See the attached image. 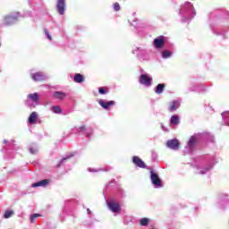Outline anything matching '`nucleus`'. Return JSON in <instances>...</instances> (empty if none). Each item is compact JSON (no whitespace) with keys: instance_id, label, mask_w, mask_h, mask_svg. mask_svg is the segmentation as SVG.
I'll return each instance as SVG.
<instances>
[{"instance_id":"f257e3e1","label":"nucleus","mask_w":229,"mask_h":229,"mask_svg":"<svg viewBox=\"0 0 229 229\" xmlns=\"http://www.w3.org/2000/svg\"><path fill=\"white\" fill-rule=\"evenodd\" d=\"M201 140L214 142V136L208 132L193 134L184 148V153H192V151H194V148H196V144H198V141Z\"/></svg>"},{"instance_id":"f03ea898","label":"nucleus","mask_w":229,"mask_h":229,"mask_svg":"<svg viewBox=\"0 0 229 229\" xmlns=\"http://www.w3.org/2000/svg\"><path fill=\"white\" fill-rule=\"evenodd\" d=\"M179 15L183 17L182 22H190V21H192L196 17V10L192 4L185 2L180 9Z\"/></svg>"},{"instance_id":"7ed1b4c3","label":"nucleus","mask_w":229,"mask_h":229,"mask_svg":"<svg viewBox=\"0 0 229 229\" xmlns=\"http://www.w3.org/2000/svg\"><path fill=\"white\" fill-rule=\"evenodd\" d=\"M38 93H31L28 95L27 100L25 101V105L29 108H35V106H38Z\"/></svg>"},{"instance_id":"20e7f679","label":"nucleus","mask_w":229,"mask_h":229,"mask_svg":"<svg viewBox=\"0 0 229 229\" xmlns=\"http://www.w3.org/2000/svg\"><path fill=\"white\" fill-rule=\"evenodd\" d=\"M150 182L155 189H162L164 187L160 176H158V174L153 169L150 170Z\"/></svg>"},{"instance_id":"39448f33","label":"nucleus","mask_w":229,"mask_h":229,"mask_svg":"<svg viewBox=\"0 0 229 229\" xmlns=\"http://www.w3.org/2000/svg\"><path fill=\"white\" fill-rule=\"evenodd\" d=\"M19 19H21V13H13L10 15L4 17V24L5 26H12V24H15Z\"/></svg>"},{"instance_id":"423d86ee","label":"nucleus","mask_w":229,"mask_h":229,"mask_svg":"<svg viewBox=\"0 0 229 229\" xmlns=\"http://www.w3.org/2000/svg\"><path fill=\"white\" fill-rule=\"evenodd\" d=\"M107 207L111 212L114 214H119L121 212V204L115 201L114 199H109L106 200Z\"/></svg>"},{"instance_id":"0eeeda50","label":"nucleus","mask_w":229,"mask_h":229,"mask_svg":"<svg viewBox=\"0 0 229 229\" xmlns=\"http://www.w3.org/2000/svg\"><path fill=\"white\" fill-rule=\"evenodd\" d=\"M137 55L140 58V60H141L142 62H148L150 60V56L149 54L148 53V51L140 48V47H137Z\"/></svg>"},{"instance_id":"6e6552de","label":"nucleus","mask_w":229,"mask_h":229,"mask_svg":"<svg viewBox=\"0 0 229 229\" xmlns=\"http://www.w3.org/2000/svg\"><path fill=\"white\" fill-rule=\"evenodd\" d=\"M30 76L33 81H44V80H47V75L44 72L30 73Z\"/></svg>"},{"instance_id":"1a4fd4ad","label":"nucleus","mask_w":229,"mask_h":229,"mask_svg":"<svg viewBox=\"0 0 229 229\" xmlns=\"http://www.w3.org/2000/svg\"><path fill=\"white\" fill-rule=\"evenodd\" d=\"M166 148H169V149H173L174 151H178V149H180V140L176 139L169 140L166 142Z\"/></svg>"},{"instance_id":"9d476101","label":"nucleus","mask_w":229,"mask_h":229,"mask_svg":"<svg viewBox=\"0 0 229 229\" xmlns=\"http://www.w3.org/2000/svg\"><path fill=\"white\" fill-rule=\"evenodd\" d=\"M153 81V79L148 74H142L140 76V83L141 85H145V87H151V83Z\"/></svg>"},{"instance_id":"9b49d317","label":"nucleus","mask_w":229,"mask_h":229,"mask_svg":"<svg viewBox=\"0 0 229 229\" xmlns=\"http://www.w3.org/2000/svg\"><path fill=\"white\" fill-rule=\"evenodd\" d=\"M66 8L65 0H57L56 10L59 15H64Z\"/></svg>"},{"instance_id":"f8f14e48","label":"nucleus","mask_w":229,"mask_h":229,"mask_svg":"<svg viewBox=\"0 0 229 229\" xmlns=\"http://www.w3.org/2000/svg\"><path fill=\"white\" fill-rule=\"evenodd\" d=\"M98 104L100 105V106H102V108H104V110H108L110 106H114L115 105V101L114 100L106 101V100L99 99Z\"/></svg>"},{"instance_id":"ddd939ff","label":"nucleus","mask_w":229,"mask_h":229,"mask_svg":"<svg viewBox=\"0 0 229 229\" xmlns=\"http://www.w3.org/2000/svg\"><path fill=\"white\" fill-rule=\"evenodd\" d=\"M132 163L136 167H140V169H146V163L140 159V157L134 156L132 157Z\"/></svg>"},{"instance_id":"4468645a","label":"nucleus","mask_w":229,"mask_h":229,"mask_svg":"<svg viewBox=\"0 0 229 229\" xmlns=\"http://www.w3.org/2000/svg\"><path fill=\"white\" fill-rule=\"evenodd\" d=\"M212 167H214V164H209L205 167L197 166L196 173L197 174H207V173H208V171H210Z\"/></svg>"},{"instance_id":"2eb2a0df","label":"nucleus","mask_w":229,"mask_h":229,"mask_svg":"<svg viewBox=\"0 0 229 229\" xmlns=\"http://www.w3.org/2000/svg\"><path fill=\"white\" fill-rule=\"evenodd\" d=\"M154 46L157 49H162L164 47V36H159L154 39Z\"/></svg>"},{"instance_id":"dca6fc26","label":"nucleus","mask_w":229,"mask_h":229,"mask_svg":"<svg viewBox=\"0 0 229 229\" xmlns=\"http://www.w3.org/2000/svg\"><path fill=\"white\" fill-rule=\"evenodd\" d=\"M49 185V179H44L41 181H38V182L32 183L31 187L37 188V187H47Z\"/></svg>"},{"instance_id":"f3484780","label":"nucleus","mask_w":229,"mask_h":229,"mask_svg":"<svg viewBox=\"0 0 229 229\" xmlns=\"http://www.w3.org/2000/svg\"><path fill=\"white\" fill-rule=\"evenodd\" d=\"M180 108V100H174L170 103L168 107L169 112H176Z\"/></svg>"},{"instance_id":"a211bd4d","label":"nucleus","mask_w":229,"mask_h":229,"mask_svg":"<svg viewBox=\"0 0 229 229\" xmlns=\"http://www.w3.org/2000/svg\"><path fill=\"white\" fill-rule=\"evenodd\" d=\"M190 92H201V90H206L205 86H199L197 84H192L189 88Z\"/></svg>"},{"instance_id":"6ab92c4d","label":"nucleus","mask_w":229,"mask_h":229,"mask_svg":"<svg viewBox=\"0 0 229 229\" xmlns=\"http://www.w3.org/2000/svg\"><path fill=\"white\" fill-rule=\"evenodd\" d=\"M180 124V116L177 114L172 115L170 119V126H178Z\"/></svg>"},{"instance_id":"aec40b11","label":"nucleus","mask_w":229,"mask_h":229,"mask_svg":"<svg viewBox=\"0 0 229 229\" xmlns=\"http://www.w3.org/2000/svg\"><path fill=\"white\" fill-rule=\"evenodd\" d=\"M38 118V114H37V112H32L29 117L30 124H36Z\"/></svg>"},{"instance_id":"412c9836","label":"nucleus","mask_w":229,"mask_h":229,"mask_svg":"<svg viewBox=\"0 0 229 229\" xmlns=\"http://www.w3.org/2000/svg\"><path fill=\"white\" fill-rule=\"evenodd\" d=\"M165 89V84H164V83H159V84H157V86L156 87L155 92H156V94L160 95V94H162V93L164 92Z\"/></svg>"},{"instance_id":"4be33fe9","label":"nucleus","mask_w":229,"mask_h":229,"mask_svg":"<svg viewBox=\"0 0 229 229\" xmlns=\"http://www.w3.org/2000/svg\"><path fill=\"white\" fill-rule=\"evenodd\" d=\"M54 98H55V99H65V98H67V94L62 92V91H55L54 92Z\"/></svg>"},{"instance_id":"5701e85b","label":"nucleus","mask_w":229,"mask_h":229,"mask_svg":"<svg viewBox=\"0 0 229 229\" xmlns=\"http://www.w3.org/2000/svg\"><path fill=\"white\" fill-rule=\"evenodd\" d=\"M222 119L226 126H229V111L222 113Z\"/></svg>"},{"instance_id":"b1692460","label":"nucleus","mask_w":229,"mask_h":229,"mask_svg":"<svg viewBox=\"0 0 229 229\" xmlns=\"http://www.w3.org/2000/svg\"><path fill=\"white\" fill-rule=\"evenodd\" d=\"M29 151L31 155H37L38 153V148L36 144H32L29 147Z\"/></svg>"},{"instance_id":"393cba45","label":"nucleus","mask_w":229,"mask_h":229,"mask_svg":"<svg viewBox=\"0 0 229 229\" xmlns=\"http://www.w3.org/2000/svg\"><path fill=\"white\" fill-rule=\"evenodd\" d=\"M73 81H75V83H83L84 81L83 75L80 73L75 74Z\"/></svg>"},{"instance_id":"a878e982","label":"nucleus","mask_w":229,"mask_h":229,"mask_svg":"<svg viewBox=\"0 0 229 229\" xmlns=\"http://www.w3.org/2000/svg\"><path fill=\"white\" fill-rule=\"evenodd\" d=\"M220 203L222 205H229L228 195H226V194L222 195L220 198Z\"/></svg>"},{"instance_id":"bb28decb","label":"nucleus","mask_w":229,"mask_h":229,"mask_svg":"<svg viewBox=\"0 0 229 229\" xmlns=\"http://www.w3.org/2000/svg\"><path fill=\"white\" fill-rule=\"evenodd\" d=\"M140 226H148L149 225V218L144 217L140 220Z\"/></svg>"},{"instance_id":"cd10ccee","label":"nucleus","mask_w":229,"mask_h":229,"mask_svg":"<svg viewBox=\"0 0 229 229\" xmlns=\"http://www.w3.org/2000/svg\"><path fill=\"white\" fill-rule=\"evenodd\" d=\"M171 56H173V53L170 51H163L162 52V58L167 59V58H171Z\"/></svg>"},{"instance_id":"c85d7f7f","label":"nucleus","mask_w":229,"mask_h":229,"mask_svg":"<svg viewBox=\"0 0 229 229\" xmlns=\"http://www.w3.org/2000/svg\"><path fill=\"white\" fill-rule=\"evenodd\" d=\"M13 216V210H6L4 214V219H10Z\"/></svg>"},{"instance_id":"c756f323","label":"nucleus","mask_w":229,"mask_h":229,"mask_svg":"<svg viewBox=\"0 0 229 229\" xmlns=\"http://www.w3.org/2000/svg\"><path fill=\"white\" fill-rule=\"evenodd\" d=\"M52 112L54 114H62V107H60L59 106H52Z\"/></svg>"},{"instance_id":"7c9ffc66","label":"nucleus","mask_w":229,"mask_h":229,"mask_svg":"<svg viewBox=\"0 0 229 229\" xmlns=\"http://www.w3.org/2000/svg\"><path fill=\"white\" fill-rule=\"evenodd\" d=\"M42 215L41 214H33L30 216V223H35V219H37V217H40Z\"/></svg>"},{"instance_id":"2f4dec72","label":"nucleus","mask_w":229,"mask_h":229,"mask_svg":"<svg viewBox=\"0 0 229 229\" xmlns=\"http://www.w3.org/2000/svg\"><path fill=\"white\" fill-rule=\"evenodd\" d=\"M87 131V127H85V125H81L77 129L78 133H83V131Z\"/></svg>"},{"instance_id":"473e14b6","label":"nucleus","mask_w":229,"mask_h":229,"mask_svg":"<svg viewBox=\"0 0 229 229\" xmlns=\"http://www.w3.org/2000/svg\"><path fill=\"white\" fill-rule=\"evenodd\" d=\"M44 31H45V35H46L47 38L48 40H53V37H51V34H49V31L47 30V29H45Z\"/></svg>"},{"instance_id":"72a5a7b5","label":"nucleus","mask_w":229,"mask_h":229,"mask_svg":"<svg viewBox=\"0 0 229 229\" xmlns=\"http://www.w3.org/2000/svg\"><path fill=\"white\" fill-rule=\"evenodd\" d=\"M71 157L72 156H68L66 157H64L61 161L60 164L57 165V167H60V165H62V164H64L65 162V160H69V158H71Z\"/></svg>"},{"instance_id":"f704fd0d","label":"nucleus","mask_w":229,"mask_h":229,"mask_svg":"<svg viewBox=\"0 0 229 229\" xmlns=\"http://www.w3.org/2000/svg\"><path fill=\"white\" fill-rule=\"evenodd\" d=\"M98 92H99V94H101V95H105V94H106L108 91H106V89H105V88L101 87V88L98 89Z\"/></svg>"},{"instance_id":"c9c22d12","label":"nucleus","mask_w":229,"mask_h":229,"mask_svg":"<svg viewBox=\"0 0 229 229\" xmlns=\"http://www.w3.org/2000/svg\"><path fill=\"white\" fill-rule=\"evenodd\" d=\"M114 10L115 12H119V10H121V5H119V3H115V4H114Z\"/></svg>"},{"instance_id":"e433bc0d","label":"nucleus","mask_w":229,"mask_h":229,"mask_svg":"<svg viewBox=\"0 0 229 229\" xmlns=\"http://www.w3.org/2000/svg\"><path fill=\"white\" fill-rule=\"evenodd\" d=\"M161 128H162L163 131H169V130L167 128H165L164 123H161Z\"/></svg>"},{"instance_id":"4c0bfd02","label":"nucleus","mask_w":229,"mask_h":229,"mask_svg":"<svg viewBox=\"0 0 229 229\" xmlns=\"http://www.w3.org/2000/svg\"><path fill=\"white\" fill-rule=\"evenodd\" d=\"M89 173H98L99 170L89 168Z\"/></svg>"},{"instance_id":"58836bf2","label":"nucleus","mask_w":229,"mask_h":229,"mask_svg":"<svg viewBox=\"0 0 229 229\" xmlns=\"http://www.w3.org/2000/svg\"><path fill=\"white\" fill-rule=\"evenodd\" d=\"M90 135H92V133H90V132H86V137H87L88 139H90Z\"/></svg>"},{"instance_id":"ea45409f","label":"nucleus","mask_w":229,"mask_h":229,"mask_svg":"<svg viewBox=\"0 0 229 229\" xmlns=\"http://www.w3.org/2000/svg\"><path fill=\"white\" fill-rule=\"evenodd\" d=\"M4 144H8V140H4Z\"/></svg>"},{"instance_id":"a19ab883","label":"nucleus","mask_w":229,"mask_h":229,"mask_svg":"<svg viewBox=\"0 0 229 229\" xmlns=\"http://www.w3.org/2000/svg\"><path fill=\"white\" fill-rule=\"evenodd\" d=\"M24 17H30V13L24 14Z\"/></svg>"},{"instance_id":"79ce46f5","label":"nucleus","mask_w":229,"mask_h":229,"mask_svg":"<svg viewBox=\"0 0 229 229\" xmlns=\"http://www.w3.org/2000/svg\"><path fill=\"white\" fill-rule=\"evenodd\" d=\"M87 212H88V214H90V209L88 208V209H87Z\"/></svg>"},{"instance_id":"37998d69","label":"nucleus","mask_w":229,"mask_h":229,"mask_svg":"<svg viewBox=\"0 0 229 229\" xmlns=\"http://www.w3.org/2000/svg\"><path fill=\"white\" fill-rule=\"evenodd\" d=\"M136 52H137V50H132L133 55H135Z\"/></svg>"},{"instance_id":"c03bdc74","label":"nucleus","mask_w":229,"mask_h":229,"mask_svg":"<svg viewBox=\"0 0 229 229\" xmlns=\"http://www.w3.org/2000/svg\"><path fill=\"white\" fill-rule=\"evenodd\" d=\"M13 142H14L13 140H11V141L9 142V144H13Z\"/></svg>"}]
</instances>
